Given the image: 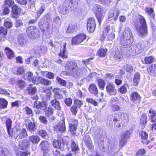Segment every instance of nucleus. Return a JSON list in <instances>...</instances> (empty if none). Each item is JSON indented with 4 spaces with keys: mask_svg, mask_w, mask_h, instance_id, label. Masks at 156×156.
Here are the masks:
<instances>
[{
    "mask_svg": "<svg viewBox=\"0 0 156 156\" xmlns=\"http://www.w3.org/2000/svg\"><path fill=\"white\" fill-rule=\"evenodd\" d=\"M120 42L122 45L126 46H130L133 42V34L129 27L126 28L121 34Z\"/></svg>",
    "mask_w": 156,
    "mask_h": 156,
    "instance_id": "f257e3e1",
    "label": "nucleus"
},
{
    "mask_svg": "<svg viewBox=\"0 0 156 156\" xmlns=\"http://www.w3.org/2000/svg\"><path fill=\"white\" fill-rule=\"evenodd\" d=\"M65 67L70 74L76 77H80L82 75L81 70L78 67L77 63L74 62L68 61Z\"/></svg>",
    "mask_w": 156,
    "mask_h": 156,
    "instance_id": "f03ea898",
    "label": "nucleus"
},
{
    "mask_svg": "<svg viewBox=\"0 0 156 156\" xmlns=\"http://www.w3.org/2000/svg\"><path fill=\"white\" fill-rule=\"evenodd\" d=\"M53 146L56 148L53 150V154L54 156H59V151L56 148H59L61 151H63L64 149V143L62 137H60L57 140L54 141L53 143Z\"/></svg>",
    "mask_w": 156,
    "mask_h": 156,
    "instance_id": "7ed1b4c3",
    "label": "nucleus"
},
{
    "mask_svg": "<svg viewBox=\"0 0 156 156\" xmlns=\"http://www.w3.org/2000/svg\"><path fill=\"white\" fill-rule=\"evenodd\" d=\"M86 35L81 34L73 37L72 39L71 44L73 45L79 44H83L86 41Z\"/></svg>",
    "mask_w": 156,
    "mask_h": 156,
    "instance_id": "20e7f679",
    "label": "nucleus"
},
{
    "mask_svg": "<svg viewBox=\"0 0 156 156\" xmlns=\"http://www.w3.org/2000/svg\"><path fill=\"white\" fill-rule=\"evenodd\" d=\"M54 130L56 132H63L65 131L66 127L64 118H62L60 120L59 123L54 126Z\"/></svg>",
    "mask_w": 156,
    "mask_h": 156,
    "instance_id": "39448f33",
    "label": "nucleus"
},
{
    "mask_svg": "<svg viewBox=\"0 0 156 156\" xmlns=\"http://www.w3.org/2000/svg\"><path fill=\"white\" fill-rule=\"evenodd\" d=\"M130 133L128 131H125L121 135L119 139V146L121 148L125 145L128 139L130 137Z\"/></svg>",
    "mask_w": 156,
    "mask_h": 156,
    "instance_id": "423d86ee",
    "label": "nucleus"
},
{
    "mask_svg": "<svg viewBox=\"0 0 156 156\" xmlns=\"http://www.w3.org/2000/svg\"><path fill=\"white\" fill-rule=\"evenodd\" d=\"M136 30L140 36L144 37L146 36L148 34L147 26H139V25L136 24Z\"/></svg>",
    "mask_w": 156,
    "mask_h": 156,
    "instance_id": "0eeeda50",
    "label": "nucleus"
},
{
    "mask_svg": "<svg viewBox=\"0 0 156 156\" xmlns=\"http://www.w3.org/2000/svg\"><path fill=\"white\" fill-rule=\"evenodd\" d=\"M96 27V23L95 20L91 18L87 20V30L90 32L94 31Z\"/></svg>",
    "mask_w": 156,
    "mask_h": 156,
    "instance_id": "6e6552de",
    "label": "nucleus"
},
{
    "mask_svg": "<svg viewBox=\"0 0 156 156\" xmlns=\"http://www.w3.org/2000/svg\"><path fill=\"white\" fill-rule=\"evenodd\" d=\"M38 32L37 28L33 26L30 27L27 30V35L29 37L31 38H34L37 36Z\"/></svg>",
    "mask_w": 156,
    "mask_h": 156,
    "instance_id": "1a4fd4ad",
    "label": "nucleus"
},
{
    "mask_svg": "<svg viewBox=\"0 0 156 156\" xmlns=\"http://www.w3.org/2000/svg\"><path fill=\"white\" fill-rule=\"evenodd\" d=\"M39 147L43 153L44 155H45L49 152L50 151L49 144L47 141H42L39 145Z\"/></svg>",
    "mask_w": 156,
    "mask_h": 156,
    "instance_id": "9d476101",
    "label": "nucleus"
},
{
    "mask_svg": "<svg viewBox=\"0 0 156 156\" xmlns=\"http://www.w3.org/2000/svg\"><path fill=\"white\" fill-rule=\"evenodd\" d=\"M106 90L108 94L110 96H115L117 94V91L115 88V85L113 84L107 83Z\"/></svg>",
    "mask_w": 156,
    "mask_h": 156,
    "instance_id": "9b49d317",
    "label": "nucleus"
},
{
    "mask_svg": "<svg viewBox=\"0 0 156 156\" xmlns=\"http://www.w3.org/2000/svg\"><path fill=\"white\" fill-rule=\"evenodd\" d=\"M141 98L140 95L136 92L132 93L130 95V99L134 103L138 105L140 101Z\"/></svg>",
    "mask_w": 156,
    "mask_h": 156,
    "instance_id": "f8f14e48",
    "label": "nucleus"
},
{
    "mask_svg": "<svg viewBox=\"0 0 156 156\" xmlns=\"http://www.w3.org/2000/svg\"><path fill=\"white\" fill-rule=\"evenodd\" d=\"M47 102L45 101L40 102L37 101H35L34 103V107L37 109H40L45 111L46 110L47 108Z\"/></svg>",
    "mask_w": 156,
    "mask_h": 156,
    "instance_id": "ddd939ff",
    "label": "nucleus"
},
{
    "mask_svg": "<svg viewBox=\"0 0 156 156\" xmlns=\"http://www.w3.org/2000/svg\"><path fill=\"white\" fill-rule=\"evenodd\" d=\"M18 42V44L22 47L25 46L26 45V37L24 34L22 33L19 35Z\"/></svg>",
    "mask_w": 156,
    "mask_h": 156,
    "instance_id": "4468645a",
    "label": "nucleus"
},
{
    "mask_svg": "<svg viewBox=\"0 0 156 156\" xmlns=\"http://www.w3.org/2000/svg\"><path fill=\"white\" fill-rule=\"evenodd\" d=\"M51 22V20L50 18L45 16L41 20L39 24L40 26L43 25L44 27H46L47 29H48L49 28Z\"/></svg>",
    "mask_w": 156,
    "mask_h": 156,
    "instance_id": "2eb2a0df",
    "label": "nucleus"
},
{
    "mask_svg": "<svg viewBox=\"0 0 156 156\" xmlns=\"http://www.w3.org/2000/svg\"><path fill=\"white\" fill-rule=\"evenodd\" d=\"M88 91L90 94L95 96H97L98 94V87L94 83L90 85L88 87Z\"/></svg>",
    "mask_w": 156,
    "mask_h": 156,
    "instance_id": "dca6fc26",
    "label": "nucleus"
},
{
    "mask_svg": "<svg viewBox=\"0 0 156 156\" xmlns=\"http://www.w3.org/2000/svg\"><path fill=\"white\" fill-rule=\"evenodd\" d=\"M8 132L9 134L11 137L12 138L18 140L17 138L19 136V131L16 128H14L11 130H8Z\"/></svg>",
    "mask_w": 156,
    "mask_h": 156,
    "instance_id": "f3484780",
    "label": "nucleus"
},
{
    "mask_svg": "<svg viewBox=\"0 0 156 156\" xmlns=\"http://www.w3.org/2000/svg\"><path fill=\"white\" fill-rule=\"evenodd\" d=\"M84 142L86 146L89 149H91L93 147V145L90 136L88 135H86L84 139Z\"/></svg>",
    "mask_w": 156,
    "mask_h": 156,
    "instance_id": "a211bd4d",
    "label": "nucleus"
},
{
    "mask_svg": "<svg viewBox=\"0 0 156 156\" xmlns=\"http://www.w3.org/2000/svg\"><path fill=\"white\" fill-rule=\"evenodd\" d=\"M30 145L29 141L28 140L25 139L19 142V148L22 150L27 148Z\"/></svg>",
    "mask_w": 156,
    "mask_h": 156,
    "instance_id": "6ab92c4d",
    "label": "nucleus"
},
{
    "mask_svg": "<svg viewBox=\"0 0 156 156\" xmlns=\"http://www.w3.org/2000/svg\"><path fill=\"white\" fill-rule=\"evenodd\" d=\"M51 105L56 110H60L61 107L59 101L55 98L51 100L50 102Z\"/></svg>",
    "mask_w": 156,
    "mask_h": 156,
    "instance_id": "aec40b11",
    "label": "nucleus"
},
{
    "mask_svg": "<svg viewBox=\"0 0 156 156\" xmlns=\"http://www.w3.org/2000/svg\"><path fill=\"white\" fill-rule=\"evenodd\" d=\"M53 110L54 109L51 107H48L47 109L46 108V110L44 111L45 112V115L47 117L52 119L54 120L55 117L53 115Z\"/></svg>",
    "mask_w": 156,
    "mask_h": 156,
    "instance_id": "412c9836",
    "label": "nucleus"
},
{
    "mask_svg": "<svg viewBox=\"0 0 156 156\" xmlns=\"http://www.w3.org/2000/svg\"><path fill=\"white\" fill-rule=\"evenodd\" d=\"M145 11L151 18L153 20H155V15L154 10L153 8L150 7H146Z\"/></svg>",
    "mask_w": 156,
    "mask_h": 156,
    "instance_id": "4be33fe9",
    "label": "nucleus"
},
{
    "mask_svg": "<svg viewBox=\"0 0 156 156\" xmlns=\"http://www.w3.org/2000/svg\"><path fill=\"white\" fill-rule=\"evenodd\" d=\"M27 129L29 131L32 132L36 129L35 124L34 122H30L26 125Z\"/></svg>",
    "mask_w": 156,
    "mask_h": 156,
    "instance_id": "5701e85b",
    "label": "nucleus"
},
{
    "mask_svg": "<svg viewBox=\"0 0 156 156\" xmlns=\"http://www.w3.org/2000/svg\"><path fill=\"white\" fill-rule=\"evenodd\" d=\"M5 50L6 55L9 59H12L14 58L15 55L13 52L9 47L5 48Z\"/></svg>",
    "mask_w": 156,
    "mask_h": 156,
    "instance_id": "b1692460",
    "label": "nucleus"
},
{
    "mask_svg": "<svg viewBox=\"0 0 156 156\" xmlns=\"http://www.w3.org/2000/svg\"><path fill=\"white\" fill-rule=\"evenodd\" d=\"M44 92H46L44 96L43 99L45 101H48L51 98L52 92L51 91L49 90H44Z\"/></svg>",
    "mask_w": 156,
    "mask_h": 156,
    "instance_id": "393cba45",
    "label": "nucleus"
},
{
    "mask_svg": "<svg viewBox=\"0 0 156 156\" xmlns=\"http://www.w3.org/2000/svg\"><path fill=\"white\" fill-rule=\"evenodd\" d=\"M0 152V156H12L11 152L5 147L2 148Z\"/></svg>",
    "mask_w": 156,
    "mask_h": 156,
    "instance_id": "a878e982",
    "label": "nucleus"
},
{
    "mask_svg": "<svg viewBox=\"0 0 156 156\" xmlns=\"http://www.w3.org/2000/svg\"><path fill=\"white\" fill-rule=\"evenodd\" d=\"M107 51V49L104 48H101L97 52V54L99 56L101 57H105Z\"/></svg>",
    "mask_w": 156,
    "mask_h": 156,
    "instance_id": "bb28decb",
    "label": "nucleus"
},
{
    "mask_svg": "<svg viewBox=\"0 0 156 156\" xmlns=\"http://www.w3.org/2000/svg\"><path fill=\"white\" fill-rule=\"evenodd\" d=\"M29 140L33 143L38 144L40 140V137L37 135H32L29 137Z\"/></svg>",
    "mask_w": 156,
    "mask_h": 156,
    "instance_id": "cd10ccee",
    "label": "nucleus"
},
{
    "mask_svg": "<svg viewBox=\"0 0 156 156\" xmlns=\"http://www.w3.org/2000/svg\"><path fill=\"white\" fill-rule=\"evenodd\" d=\"M40 83L45 86L50 85L51 83V81L47 79L39 77Z\"/></svg>",
    "mask_w": 156,
    "mask_h": 156,
    "instance_id": "c85d7f7f",
    "label": "nucleus"
},
{
    "mask_svg": "<svg viewBox=\"0 0 156 156\" xmlns=\"http://www.w3.org/2000/svg\"><path fill=\"white\" fill-rule=\"evenodd\" d=\"M27 91L30 95H34L37 91V88L36 87H33L30 86L27 88Z\"/></svg>",
    "mask_w": 156,
    "mask_h": 156,
    "instance_id": "c756f323",
    "label": "nucleus"
},
{
    "mask_svg": "<svg viewBox=\"0 0 156 156\" xmlns=\"http://www.w3.org/2000/svg\"><path fill=\"white\" fill-rule=\"evenodd\" d=\"M140 74L137 72L135 74L133 79V84L135 86H137L140 81Z\"/></svg>",
    "mask_w": 156,
    "mask_h": 156,
    "instance_id": "7c9ffc66",
    "label": "nucleus"
},
{
    "mask_svg": "<svg viewBox=\"0 0 156 156\" xmlns=\"http://www.w3.org/2000/svg\"><path fill=\"white\" fill-rule=\"evenodd\" d=\"M66 43H65L63 44V50L62 52L61 51L59 54V56L61 57L63 59L66 58H68L67 53L66 52Z\"/></svg>",
    "mask_w": 156,
    "mask_h": 156,
    "instance_id": "2f4dec72",
    "label": "nucleus"
},
{
    "mask_svg": "<svg viewBox=\"0 0 156 156\" xmlns=\"http://www.w3.org/2000/svg\"><path fill=\"white\" fill-rule=\"evenodd\" d=\"M147 70L150 75L154 77L156 76V70H154L153 66L152 65H150L147 67Z\"/></svg>",
    "mask_w": 156,
    "mask_h": 156,
    "instance_id": "473e14b6",
    "label": "nucleus"
},
{
    "mask_svg": "<svg viewBox=\"0 0 156 156\" xmlns=\"http://www.w3.org/2000/svg\"><path fill=\"white\" fill-rule=\"evenodd\" d=\"M149 113L151 114L150 115L151 117V121L152 122L156 121V111L153 110L151 108H150Z\"/></svg>",
    "mask_w": 156,
    "mask_h": 156,
    "instance_id": "72a5a7b5",
    "label": "nucleus"
},
{
    "mask_svg": "<svg viewBox=\"0 0 156 156\" xmlns=\"http://www.w3.org/2000/svg\"><path fill=\"white\" fill-rule=\"evenodd\" d=\"M12 13L15 15L19 14L21 12V9L18 5H14L12 7Z\"/></svg>",
    "mask_w": 156,
    "mask_h": 156,
    "instance_id": "f704fd0d",
    "label": "nucleus"
},
{
    "mask_svg": "<svg viewBox=\"0 0 156 156\" xmlns=\"http://www.w3.org/2000/svg\"><path fill=\"white\" fill-rule=\"evenodd\" d=\"M119 12L120 11L119 10H117L116 11V13L115 14H114L113 12L109 13L108 16V19H110L114 17L113 20L116 21L118 19V17L119 16Z\"/></svg>",
    "mask_w": 156,
    "mask_h": 156,
    "instance_id": "c9c22d12",
    "label": "nucleus"
},
{
    "mask_svg": "<svg viewBox=\"0 0 156 156\" xmlns=\"http://www.w3.org/2000/svg\"><path fill=\"white\" fill-rule=\"evenodd\" d=\"M4 25L6 27L10 29L12 26L13 23L11 20L8 18L5 20Z\"/></svg>",
    "mask_w": 156,
    "mask_h": 156,
    "instance_id": "e433bc0d",
    "label": "nucleus"
},
{
    "mask_svg": "<svg viewBox=\"0 0 156 156\" xmlns=\"http://www.w3.org/2000/svg\"><path fill=\"white\" fill-rule=\"evenodd\" d=\"M76 28L75 25L69 24L68 27L67 29L66 32L68 34L73 33L75 31Z\"/></svg>",
    "mask_w": 156,
    "mask_h": 156,
    "instance_id": "4c0bfd02",
    "label": "nucleus"
},
{
    "mask_svg": "<svg viewBox=\"0 0 156 156\" xmlns=\"http://www.w3.org/2000/svg\"><path fill=\"white\" fill-rule=\"evenodd\" d=\"M71 147L73 152H78L79 151V148L78 145L73 140L71 141Z\"/></svg>",
    "mask_w": 156,
    "mask_h": 156,
    "instance_id": "58836bf2",
    "label": "nucleus"
},
{
    "mask_svg": "<svg viewBox=\"0 0 156 156\" xmlns=\"http://www.w3.org/2000/svg\"><path fill=\"white\" fill-rule=\"evenodd\" d=\"M128 87L129 86L127 83H125L120 87L118 90V91L121 94H125L127 91V87Z\"/></svg>",
    "mask_w": 156,
    "mask_h": 156,
    "instance_id": "ea45409f",
    "label": "nucleus"
},
{
    "mask_svg": "<svg viewBox=\"0 0 156 156\" xmlns=\"http://www.w3.org/2000/svg\"><path fill=\"white\" fill-rule=\"evenodd\" d=\"M59 11L60 13L63 15L66 14L68 12L67 7L64 5H61L59 6Z\"/></svg>",
    "mask_w": 156,
    "mask_h": 156,
    "instance_id": "a19ab883",
    "label": "nucleus"
},
{
    "mask_svg": "<svg viewBox=\"0 0 156 156\" xmlns=\"http://www.w3.org/2000/svg\"><path fill=\"white\" fill-rule=\"evenodd\" d=\"M77 126H74L73 124H69V130L72 134L75 135L76 134V130L77 128Z\"/></svg>",
    "mask_w": 156,
    "mask_h": 156,
    "instance_id": "79ce46f5",
    "label": "nucleus"
},
{
    "mask_svg": "<svg viewBox=\"0 0 156 156\" xmlns=\"http://www.w3.org/2000/svg\"><path fill=\"white\" fill-rule=\"evenodd\" d=\"M27 136V131L25 129H23L20 133L19 131V138L22 139Z\"/></svg>",
    "mask_w": 156,
    "mask_h": 156,
    "instance_id": "37998d69",
    "label": "nucleus"
},
{
    "mask_svg": "<svg viewBox=\"0 0 156 156\" xmlns=\"http://www.w3.org/2000/svg\"><path fill=\"white\" fill-rule=\"evenodd\" d=\"M16 83L19 87L21 89H23L24 87L26 85L25 82L21 79L17 80Z\"/></svg>",
    "mask_w": 156,
    "mask_h": 156,
    "instance_id": "c03bdc74",
    "label": "nucleus"
},
{
    "mask_svg": "<svg viewBox=\"0 0 156 156\" xmlns=\"http://www.w3.org/2000/svg\"><path fill=\"white\" fill-rule=\"evenodd\" d=\"M7 104V101L5 100L4 99H0V109L6 108Z\"/></svg>",
    "mask_w": 156,
    "mask_h": 156,
    "instance_id": "a18cd8bd",
    "label": "nucleus"
},
{
    "mask_svg": "<svg viewBox=\"0 0 156 156\" xmlns=\"http://www.w3.org/2000/svg\"><path fill=\"white\" fill-rule=\"evenodd\" d=\"M140 17L139 19L140 23L139 26H147L145 18L143 16L140 15Z\"/></svg>",
    "mask_w": 156,
    "mask_h": 156,
    "instance_id": "49530a36",
    "label": "nucleus"
},
{
    "mask_svg": "<svg viewBox=\"0 0 156 156\" xmlns=\"http://www.w3.org/2000/svg\"><path fill=\"white\" fill-rule=\"evenodd\" d=\"M38 133L40 136L46 139L48 136V134L46 131L44 130H38Z\"/></svg>",
    "mask_w": 156,
    "mask_h": 156,
    "instance_id": "de8ad7c7",
    "label": "nucleus"
},
{
    "mask_svg": "<svg viewBox=\"0 0 156 156\" xmlns=\"http://www.w3.org/2000/svg\"><path fill=\"white\" fill-rule=\"evenodd\" d=\"M98 84L100 89L103 90L105 86V82L104 81L101 79L98 80Z\"/></svg>",
    "mask_w": 156,
    "mask_h": 156,
    "instance_id": "09e8293b",
    "label": "nucleus"
},
{
    "mask_svg": "<svg viewBox=\"0 0 156 156\" xmlns=\"http://www.w3.org/2000/svg\"><path fill=\"white\" fill-rule=\"evenodd\" d=\"M83 104L82 101L76 99L75 100L74 102L73 105L76 106L78 108H80Z\"/></svg>",
    "mask_w": 156,
    "mask_h": 156,
    "instance_id": "8fccbe9b",
    "label": "nucleus"
},
{
    "mask_svg": "<svg viewBox=\"0 0 156 156\" xmlns=\"http://www.w3.org/2000/svg\"><path fill=\"white\" fill-rule=\"evenodd\" d=\"M23 110L27 115L32 116L33 111L29 107H26L23 108Z\"/></svg>",
    "mask_w": 156,
    "mask_h": 156,
    "instance_id": "3c124183",
    "label": "nucleus"
},
{
    "mask_svg": "<svg viewBox=\"0 0 156 156\" xmlns=\"http://www.w3.org/2000/svg\"><path fill=\"white\" fill-rule=\"evenodd\" d=\"M53 92L56 96L59 99H62L63 98V96L61 94L60 91L58 88L54 89L53 90Z\"/></svg>",
    "mask_w": 156,
    "mask_h": 156,
    "instance_id": "603ef678",
    "label": "nucleus"
},
{
    "mask_svg": "<svg viewBox=\"0 0 156 156\" xmlns=\"http://www.w3.org/2000/svg\"><path fill=\"white\" fill-rule=\"evenodd\" d=\"M12 122V120L10 118L8 119L5 121V124L8 131L11 129Z\"/></svg>",
    "mask_w": 156,
    "mask_h": 156,
    "instance_id": "864d4df0",
    "label": "nucleus"
},
{
    "mask_svg": "<svg viewBox=\"0 0 156 156\" xmlns=\"http://www.w3.org/2000/svg\"><path fill=\"white\" fill-rule=\"evenodd\" d=\"M154 58L153 57L150 56L147 57L144 59L145 63L146 64H150L153 62Z\"/></svg>",
    "mask_w": 156,
    "mask_h": 156,
    "instance_id": "5fc2aeb1",
    "label": "nucleus"
},
{
    "mask_svg": "<svg viewBox=\"0 0 156 156\" xmlns=\"http://www.w3.org/2000/svg\"><path fill=\"white\" fill-rule=\"evenodd\" d=\"M7 33L6 29L3 27H0V35L2 38H4Z\"/></svg>",
    "mask_w": 156,
    "mask_h": 156,
    "instance_id": "6e6d98bb",
    "label": "nucleus"
},
{
    "mask_svg": "<svg viewBox=\"0 0 156 156\" xmlns=\"http://www.w3.org/2000/svg\"><path fill=\"white\" fill-rule=\"evenodd\" d=\"M147 117L145 114L142 115L140 120V122L141 124L144 125H145L147 123Z\"/></svg>",
    "mask_w": 156,
    "mask_h": 156,
    "instance_id": "4d7b16f0",
    "label": "nucleus"
},
{
    "mask_svg": "<svg viewBox=\"0 0 156 156\" xmlns=\"http://www.w3.org/2000/svg\"><path fill=\"white\" fill-rule=\"evenodd\" d=\"M115 31H112L111 32L108 33L107 35L108 39L110 41H112L115 38Z\"/></svg>",
    "mask_w": 156,
    "mask_h": 156,
    "instance_id": "13d9d810",
    "label": "nucleus"
},
{
    "mask_svg": "<svg viewBox=\"0 0 156 156\" xmlns=\"http://www.w3.org/2000/svg\"><path fill=\"white\" fill-rule=\"evenodd\" d=\"M45 9V5L44 4H41V6L39 8V9L37 11V16H39L43 12Z\"/></svg>",
    "mask_w": 156,
    "mask_h": 156,
    "instance_id": "bf43d9fd",
    "label": "nucleus"
},
{
    "mask_svg": "<svg viewBox=\"0 0 156 156\" xmlns=\"http://www.w3.org/2000/svg\"><path fill=\"white\" fill-rule=\"evenodd\" d=\"M97 9L96 13H103L104 9L103 7L100 5H96Z\"/></svg>",
    "mask_w": 156,
    "mask_h": 156,
    "instance_id": "052dcab7",
    "label": "nucleus"
},
{
    "mask_svg": "<svg viewBox=\"0 0 156 156\" xmlns=\"http://www.w3.org/2000/svg\"><path fill=\"white\" fill-rule=\"evenodd\" d=\"M39 119L41 122L44 124H47L48 123V120L46 118L43 116H40L39 117Z\"/></svg>",
    "mask_w": 156,
    "mask_h": 156,
    "instance_id": "680f3d73",
    "label": "nucleus"
},
{
    "mask_svg": "<svg viewBox=\"0 0 156 156\" xmlns=\"http://www.w3.org/2000/svg\"><path fill=\"white\" fill-rule=\"evenodd\" d=\"M96 16L99 23H101L104 18L103 13H96Z\"/></svg>",
    "mask_w": 156,
    "mask_h": 156,
    "instance_id": "e2e57ef3",
    "label": "nucleus"
},
{
    "mask_svg": "<svg viewBox=\"0 0 156 156\" xmlns=\"http://www.w3.org/2000/svg\"><path fill=\"white\" fill-rule=\"evenodd\" d=\"M139 136L142 139H146L147 138L148 135L145 131H142L139 133Z\"/></svg>",
    "mask_w": 156,
    "mask_h": 156,
    "instance_id": "0e129e2a",
    "label": "nucleus"
},
{
    "mask_svg": "<svg viewBox=\"0 0 156 156\" xmlns=\"http://www.w3.org/2000/svg\"><path fill=\"white\" fill-rule=\"evenodd\" d=\"M70 110L72 114L75 115L78 112V108L73 105L70 108Z\"/></svg>",
    "mask_w": 156,
    "mask_h": 156,
    "instance_id": "69168bd1",
    "label": "nucleus"
},
{
    "mask_svg": "<svg viewBox=\"0 0 156 156\" xmlns=\"http://www.w3.org/2000/svg\"><path fill=\"white\" fill-rule=\"evenodd\" d=\"M23 24L22 20L19 19H17L14 23L15 27L16 28L20 27Z\"/></svg>",
    "mask_w": 156,
    "mask_h": 156,
    "instance_id": "338daca9",
    "label": "nucleus"
},
{
    "mask_svg": "<svg viewBox=\"0 0 156 156\" xmlns=\"http://www.w3.org/2000/svg\"><path fill=\"white\" fill-rule=\"evenodd\" d=\"M64 102L68 107H70L72 104V100L70 98H67L65 99Z\"/></svg>",
    "mask_w": 156,
    "mask_h": 156,
    "instance_id": "774afa93",
    "label": "nucleus"
}]
</instances>
